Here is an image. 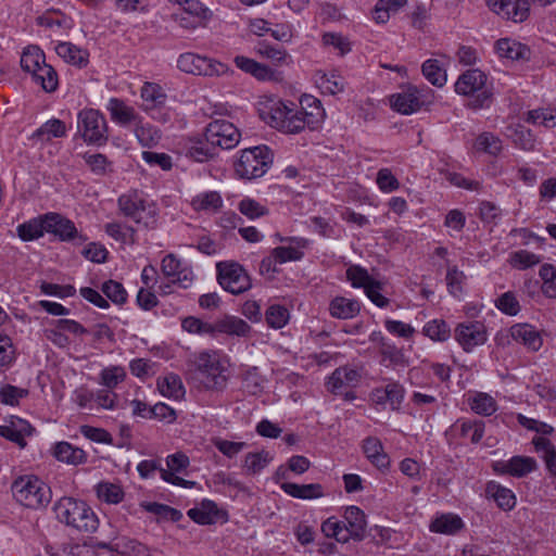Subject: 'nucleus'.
<instances>
[{
	"label": "nucleus",
	"mask_w": 556,
	"mask_h": 556,
	"mask_svg": "<svg viewBox=\"0 0 556 556\" xmlns=\"http://www.w3.org/2000/svg\"><path fill=\"white\" fill-rule=\"evenodd\" d=\"M189 463L188 456L182 453L168 455L166 457L167 468H160V476L165 482L173 485L191 489L197 482L177 476L178 472L184 471L189 466Z\"/></svg>",
	"instance_id": "16"
},
{
	"label": "nucleus",
	"mask_w": 556,
	"mask_h": 556,
	"mask_svg": "<svg viewBox=\"0 0 556 556\" xmlns=\"http://www.w3.org/2000/svg\"><path fill=\"white\" fill-rule=\"evenodd\" d=\"M506 136L521 150L531 151L535 147L532 132L522 125L507 127Z\"/></svg>",
	"instance_id": "43"
},
{
	"label": "nucleus",
	"mask_w": 556,
	"mask_h": 556,
	"mask_svg": "<svg viewBox=\"0 0 556 556\" xmlns=\"http://www.w3.org/2000/svg\"><path fill=\"white\" fill-rule=\"evenodd\" d=\"M464 527V521L458 515L442 514L432 520L430 530L437 533L455 534Z\"/></svg>",
	"instance_id": "37"
},
{
	"label": "nucleus",
	"mask_w": 556,
	"mask_h": 556,
	"mask_svg": "<svg viewBox=\"0 0 556 556\" xmlns=\"http://www.w3.org/2000/svg\"><path fill=\"white\" fill-rule=\"evenodd\" d=\"M33 427L24 419L16 418L9 425L0 426V435L16 443L18 446L26 445L25 438L30 435Z\"/></svg>",
	"instance_id": "29"
},
{
	"label": "nucleus",
	"mask_w": 556,
	"mask_h": 556,
	"mask_svg": "<svg viewBox=\"0 0 556 556\" xmlns=\"http://www.w3.org/2000/svg\"><path fill=\"white\" fill-rule=\"evenodd\" d=\"M280 488L286 494L301 500H315L323 497L325 494L324 488L319 483L298 484L283 482Z\"/></svg>",
	"instance_id": "31"
},
{
	"label": "nucleus",
	"mask_w": 556,
	"mask_h": 556,
	"mask_svg": "<svg viewBox=\"0 0 556 556\" xmlns=\"http://www.w3.org/2000/svg\"><path fill=\"white\" fill-rule=\"evenodd\" d=\"M46 231L53 233L62 241L83 244L87 241V237L79 232L75 224L56 213H48L45 215Z\"/></svg>",
	"instance_id": "15"
},
{
	"label": "nucleus",
	"mask_w": 556,
	"mask_h": 556,
	"mask_svg": "<svg viewBox=\"0 0 556 556\" xmlns=\"http://www.w3.org/2000/svg\"><path fill=\"white\" fill-rule=\"evenodd\" d=\"M191 378L204 391L223 392L230 377V361L217 350L194 353L190 359Z\"/></svg>",
	"instance_id": "2"
},
{
	"label": "nucleus",
	"mask_w": 556,
	"mask_h": 556,
	"mask_svg": "<svg viewBox=\"0 0 556 556\" xmlns=\"http://www.w3.org/2000/svg\"><path fill=\"white\" fill-rule=\"evenodd\" d=\"M343 518L352 538H362L366 528L364 511L357 506H349L344 510Z\"/></svg>",
	"instance_id": "36"
},
{
	"label": "nucleus",
	"mask_w": 556,
	"mask_h": 556,
	"mask_svg": "<svg viewBox=\"0 0 556 556\" xmlns=\"http://www.w3.org/2000/svg\"><path fill=\"white\" fill-rule=\"evenodd\" d=\"M473 149L478 152L497 156L503 150V143L502 140L493 132L484 131L476 138Z\"/></svg>",
	"instance_id": "44"
},
{
	"label": "nucleus",
	"mask_w": 556,
	"mask_h": 556,
	"mask_svg": "<svg viewBox=\"0 0 556 556\" xmlns=\"http://www.w3.org/2000/svg\"><path fill=\"white\" fill-rule=\"evenodd\" d=\"M121 213L144 227H154L156 223V206L138 190H129L119 195L117 200Z\"/></svg>",
	"instance_id": "5"
},
{
	"label": "nucleus",
	"mask_w": 556,
	"mask_h": 556,
	"mask_svg": "<svg viewBox=\"0 0 556 556\" xmlns=\"http://www.w3.org/2000/svg\"><path fill=\"white\" fill-rule=\"evenodd\" d=\"M216 270L218 283L232 294L243 293L252 287L249 274L239 263L219 262Z\"/></svg>",
	"instance_id": "10"
},
{
	"label": "nucleus",
	"mask_w": 556,
	"mask_h": 556,
	"mask_svg": "<svg viewBox=\"0 0 556 556\" xmlns=\"http://www.w3.org/2000/svg\"><path fill=\"white\" fill-rule=\"evenodd\" d=\"M181 327L185 331L192 334L213 336V323H206L193 316L182 319Z\"/></svg>",
	"instance_id": "63"
},
{
	"label": "nucleus",
	"mask_w": 556,
	"mask_h": 556,
	"mask_svg": "<svg viewBox=\"0 0 556 556\" xmlns=\"http://www.w3.org/2000/svg\"><path fill=\"white\" fill-rule=\"evenodd\" d=\"M309 112L292 101L268 98L260 104V115L270 127L283 134H299L306 127L315 129L324 119V109L319 100L309 98Z\"/></svg>",
	"instance_id": "1"
},
{
	"label": "nucleus",
	"mask_w": 556,
	"mask_h": 556,
	"mask_svg": "<svg viewBox=\"0 0 556 556\" xmlns=\"http://www.w3.org/2000/svg\"><path fill=\"white\" fill-rule=\"evenodd\" d=\"M56 519L79 532L92 533L99 527L94 510L83 500L63 496L53 506Z\"/></svg>",
	"instance_id": "3"
},
{
	"label": "nucleus",
	"mask_w": 556,
	"mask_h": 556,
	"mask_svg": "<svg viewBox=\"0 0 556 556\" xmlns=\"http://www.w3.org/2000/svg\"><path fill=\"white\" fill-rule=\"evenodd\" d=\"M222 514L216 503L211 500H203L198 506L187 511L188 517L199 525L215 523Z\"/></svg>",
	"instance_id": "27"
},
{
	"label": "nucleus",
	"mask_w": 556,
	"mask_h": 556,
	"mask_svg": "<svg viewBox=\"0 0 556 556\" xmlns=\"http://www.w3.org/2000/svg\"><path fill=\"white\" fill-rule=\"evenodd\" d=\"M422 333L433 341L443 342L450 338L451 329L443 319H433L424 326Z\"/></svg>",
	"instance_id": "56"
},
{
	"label": "nucleus",
	"mask_w": 556,
	"mask_h": 556,
	"mask_svg": "<svg viewBox=\"0 0 556 556\" xmlns=\"http://www.w3.org/2000/svg\"><path fill=\"white\" fill-rule=\"evenodd\" d=\"M177 67L186 74L207 77L227 75L230 71L225 63L193 52L181 53L177 59Z\"/></svg>",
	"instance_id": "8"
},
{
	"label": "nucleus",
	"mask_w": 556,
	"mask_h": 556,
	"mask_svg": "<svg viewBox=\"0 0 556 556\" xmlns=\"http://www.w3.org/2000/svg\"><path fill=\"white\" fill-rule=\"evenodd\" d=\"M191 205L195 211L215 212L223 205V199L217 191H204L194 195Z\"/></svg>",
	"instance_id": "45"
},
{
	"label": "nucleus",
	"mask_w": 556,
	"mask_h": 556,
	"mask_svg": "<svg viewBox=\"0 0 556 556\" xmlns=\"http://www.w3.org/2000/svg\"><path fill=\"white\" fill-rule=\"evenodd\" d=\"M250 331V325L237 316H225L213 323V336L216 333H225L229 336L247 337Z\"/></svg>",
	"instance_id": "26"
},
{
	"label": "nucleus",
	"mask_w": 556,
	"mask_h": 556,
	"mask_svg": "<svg viewBox=\"0 0 556 556\" xmlns=\"http://www.w3.org/2000/svg\"><path fill=\"white\" fill-rule=\"evenodd\" d=\"M510 337L514 341L522 344L529 351L536 352L543 345V339L540 331L529 324H516L509 329Z\"/></svg>",
	"instance_id": "21"
},
{
	"label": "nucleus",
	"mask_w": 556,
	"mask_h": 556,
	"mask_svg": "<svg viewBox=\"0 0 556 556\" xmlns=\"http://www.w3.org/2000/svg\"><path fill=\"white\" fill-rule=\"evenodd\" d=\"M156 386L160 393L168 399L179 400L186 393L181 378L174 372L159 377Z\"/></svg>",
	"instance_id": "34"
},
{
	"label": "nucleus",
	"mask_w": 556,
	"mask_h": 556,
	"mask_svg": "<svg viewBox=\"0 0 556 556\" xmlns=\"http://www.w3.org/2000/svg\"><path fill=\"white\" fill-rule=\"evenodd\" d=\"M66 132L67 128L64 122L58 118H51L43 123L38 129H36L31 138L40 142H48L54 138L65 137Z\"/></svg>",
	"instance_id": "35"
},
{
	"label": "nucleus",
	"mask_w": 556,
	"mask_h": 556,
	"mask_svg": "<svg viewBox=\"0 0 556 556\" xmlns=\"http://www.w3.org/2000/svg\"><path fill=\"white\" fill-rule=\"evenodd\" d=\"M307 243L308 241L304 238L288 237L286 244L271 250L273 255L279 264L299 261L303 257V250L307 247Z\"/></svg>",
	"instance_id": "22"
},
{
	"label": "nucleus",
	"mask_w": 556,
	"mask_h": 556,
	"mask_svg": "<svg viewBox=\"0 0 556 556\" xmlns=\"http://www.w3.org/2000/svg\"><path fill=\"white\" fill-rule=\"evenodd\" d=\"M472 412L481 416H491L497 410V403L493 396L484 392H473L468 397Z\"/></svg>",
	"instance_id": "41"
},
{
	"label": "nucleus",
	"mask_w": 556,
	"mask_h": 556,
	"mask_svg": "<svg viewBox=\"0 0 556 556\" xmlns=\"http://www.w3.org/2000/svg\"><path fill=\"white\" fill-rule=\"evenodd\" d=\"M363 453L366 458L378 469H388L390 457L384 452L381 441L376 437H367L363 440Z\"/></svg>",
	"instance_id": "25"
},
{
	"label": "nucleus",
	"mask_w": 556,
	"mask_h": 556,
	"mask_svg": "<svg viewBox=\"0 0 556 556\" xmlns=\"http://www.w3.org/2000/svg\"><path fill=\"white\" fill-rule=\"evenodd\" d=\"M77 125L87 143L102 146L108 141V123L100 111L94 109L80 111Z\"/></svg>",
	"instance_id": "9"
},
{
	"label": "nucleus",
	"mask_w": 556,
	"mask_h": 556,
	"mask_svg": "<svg viewBox=\"0 0 556 556\" xmlns=\"http://www.w3.org/2000/svg\"><path fill=\"white\" fill-rule=\"evenodd\" d=\"M205 135L216 152L218 148L224 150L235 148L241 137L239 129L232 123L219 118H215L206 126Z\"/></svg>",
	"instance_id": "12"
},
{
	"label": "nucleus",
	"mask_w": 556,
	"mask_h": 556,
	"mask_svg": "<svg viewBox=\"0 0 556 556\" xmlns=\"http://www.w3.org/2000/svg\"><path fill=\"white\" fill-rule=\"evenodd\" d=\"M36 84H39L47 92H52L58 87V74L54 68L46 62L31 74Z\"/></svg>",
	"instance_id": "50"
},
{
	"label": "nucleus",
	"mask_w": 556,
	"mask_h": 556,
	"mask_svg": "<svg viewBox=\"0 0 556 556\" xmlns=\"http://www.w3.org/2000/svg\"><path fill=\"white\" fill-rule=\"evenodd\" d=\"M454 338L463 350L469 353L486 342L488 332L481 321H465L456 326Z\"/></svg>",
	"instance_id": "14"
},
{
	"label": "nucleus",
	"mask_w": 556,
	"mask_h": 556,
	"mask_svg": "<svg viewBox=\"0 0 556 556\" xmlns=\"http://www.w3.org/2000/svg\"><path fill=\"white\" fill-rule=\"evenodd\" d=\"M536 468V460L530 456H513L508 460L500 462L494 465L495 471L517 478L525 477Z\"/></svg>",
	"instance_id": "20"
},
{
	"label": "nucleus",
	"mask_w": 556,
	"mask_h": 556,
	"mask_svg": "<svg viewBox=\"0 0 556 556\" xmlns=\"http://www.w3.org/2000/svg\"><path fill=\"white\" fill-rule=\"evenodd\" d=\"M273 458V454L265 450L248 453L244 456L242 467L248 475H258L270 464Z\"/></svg>",
	"instance_id": "42"
},
{
	"label": "nucleus",
	"mask_w": 556,
	"mask_h": 556,
	"mask_svg": "<svg viewBox=\"0 0 556 556\" xmlns=\"http://www.w3.org/2000/svg\"><path fill=\"white\" fill-rule=\"evenodd\" d=\"M539 276L542 279V292L548 299H556V268L552 264H543Z\"/></svg>",
	"instance_id": "53"
},
{
	"label": "nucleus",
	"mask_w": 556,
	"mask_h": 556,
	"mask_svg": "<svg viewBox=\"0 0 556 556\" xmlns=\"http://www.w3.org/2000/svg\"><path fill=\"white\" fill-rule=\"evenodd\" d=\"M55 52L65 62L79 67L86 65L88 62L87 51L71 42H59L55 47Z\"/></svg>",
	"instance_id": "40"
},
{
	"label": "nucleus",
	"mask_w": 556,
	"mask_h": 556,
	"mask_svg": "<svg viewBox=\"0 0 556 556\" xmlns=\"http://www.w3.org/2000/svg\"><path fill=\"white\" fill-rule=\"evenodd\" d=\"M140 507L148 513H151L155 516H160L163 518H169L172 520H177L180 518L181 514L179 510L156 502H141Z\"/></svg>",
	"instance_id": "60"
},
{
	"label": "nucleus",
	"mask_w": 556,
	"mask_h": 556,
	"mask_svg": "<svg viewBox=\"0 0 556 556\" xmlns=\"http://www.w3.org/2000/svg\"><path fill=\"white\" fill-rule=\"evenodd\" d=\"M17 235L23 241H31L43 236L46 231L45 215L33 218L17 226Z\"/></svg>",
	"instance_id": "47"
},
{
	"label": "nucleus",
	"mask_w": 556,
	"mask_h": 556,
	"mask_svg": "<svg viewBox=\"0 0 556 556\" xmlns=\"http://www.w3.org/2000/svg\"><path fill=\"white\" fill-rule=\"evenodd\" d=\"M502 17L513 21L515 23H521L529 16V2L528 0H507Z\"/></svg>",
	"instance_id": "51"
},
{
	"label": "nucleus",
	"mask_w": 556,
	"mask_h": 556,
	"mask_svg": "<svg viewBox=\"0 0 556 556\" xmlns=\"http://www.w3.org/2000/svg\"><path fill=\"white\" fill-rule=\"evenodd\" d=\"M161 271L168 280L167 283L160 285V291L162 294H169L172 292L173 285L187 289L192 285L194 279L191 266L173 253L163 257L161 262Z\"/></svg>",
	"instance_id": "7"
},
{
	"label": "nucleus",
	"mask_w": 556,
	"mask_h": 556,
	"mask_svg": "<svg viewBox=\"0 0 556 556\" xmlns=\"http://www.w3.org/2000/svg\"><path fill=\"white\" fill-rule=\"evenodd\" d=\"M495 49L501 58L509 60L525 59L529 53V49L525 45L509 38L497 40Z\"/></svg>",
	"instance_id": "39"
},
{
	"label": "nucleus",
	"mask_w": 556,
	"mask_h": 556,
	"mask_svg": "<svg viewBox=\"0 0 556 556\" xmlns=\"http://www.w3.org/2000/svg\"><path fill=\"white\" fill-rule=\"evenodd\" d=\"M321 532L327 538H333L338 542L345 543L350 540L351 534L346 529V523L343 520H339L337 517H329L321 523Z\"/></svg>",
	"instance_id": "46"
},
{
	"label": "nucleus",
	"mask_w": 556,
	"mask_h": 556,
	"mask_svg": "<svg viewBox=\"0 0 556 556\" xmlns=\"http://www.w3.org/2000/svg\"><path fill=\"white\" fill-rule=\"evenodd\" d=\"M236 66L242 72L252 75L254 78L261 81H273L278 80V73L269 66L258 63L253 59L237 55L233 60Z\"/></svg>",
	"instance_id": "23"
},
{
	"label": "nucleus",
	"mask_w": 556,
	"mask_h": 556,
	"mask_svg": "<svg viewBox=\"0 0 556 556\" xmlns=\"http://www.w3.org/2000/svg\"><path fill=\"white\" fill-rule=\"evenodd\" d=\"M486 83V76L480 70L473 68L463 73L455 83V91L463 96H473L478 93L473 103L475 108H482L489 101V93L483 90Z\"/></svg>",
	"instance_id": "13"
},
{
	"label": "nucleus",
	"mask_w": 556,
	"mask_h": 556,
	"mask_svg": "<svg viewBox=\"0 0 556 556\" xmlns=\"http://www.w3.org/2000/svg\"><path fill=\"white\" fill-rule=\"evenodd\" d=\"M317 84L320 89L329 94L340 93L345 87L344 78L337 71L321 74L317 78Z\"/></svg>",
	"instance_id": "52"
},
{
	"label": "nucleus",
	"mask_w": 556,
	"mask_h": 556,
	"mask_svg": "<svg viewBox=\"0 0 556 556\" xmlns=\"http://www.w3.org/2000/svg\"><path fill=\"white\" fill-rule=\"evenodd\" d=\"M273 164V152L267 146H256L240 151L235 162V173L245 180L263 177Z\"/></svg>",
	"instance_id": "4"
},
{
	"label": "nucleus",
	"mask_w": 556,
	"mask_h": 556,
	"mask_svg": "<svg viewBox=\"0 0 556 556\" xmlns=\"http://www.w3.org/2000/svg\"><path fill=\"white\" fill-rule=\"evenodd\" d=\"M186 155L195 162H205L216 155V151L207 140L206 135L204 138H191L186 143Z\"/></svg>",
	"instance_id": "32"
},
{
	"label": "nucleus",
	"mask_w": 556,
	"mask_h": 556,
	"mask_svg": "<svg viewBox=\"0 0 556 556\" xmlns=\"http://www.w3.org/2000/svg\"><path fill=\"white\" fill-rule=\"evenodd\" d=\"M457 427L459 428L460 435L469 438L472 443H478L483 438V421L459 420Z\"/></svg>",
	"instance_id": "59"
},
{
	"label": "nucleus",
	"mask_w": 556,
	"mask_h": 556,
	"mask_svg": "<svg viewBox=\"0 0 556 556\" xmlns=\"http://www.w3.org/2000/svg\"><path fill=\"white\" fill-rule=\"evenodd\" d=\"M362 378L358 368L354 366L338 367L329 377L327 388L333 394H342L348 388L356 387Z\"/></svg>",
	"instance_id": "18"
},
{
	"label": "nucleus",
	"mask_w": 556,
	"mask_h": 556,
	"mask_svg": "<svg viewBox=\"0 0 556 556\" xmlns=\"http://www.w3.org/2000/svg\"><path fill=\"white\" fill-rule=\"evenodd\" d=\"M96 497L100 504L118 505L125 496V490L119 482L102 480L93 486Z\"/></svg>",
	"instance_id": "24"
},
{
	"label": "nucleus",
	"mask_w": 556,
	"mask_h": 556,
	"mask_svg": "<svg viewBox=\"0 0 556 556\" xmlns=\"http://www.w3.org/2000/svg\"><path fill=\"white\" fill-rule=\"evenodd\" d=\"M346 278L354 288L366 289L375 279L368 274L367 269L353 265L346 269Z\"/></svg>",
	"instance_id": "61"
},
{
	"label": "nucleus",
	"mask_w": 556,
	"mask_h": 556,
	"mask_svg": "<svg viewBox=\"0 0 556 556\" xmlns=\"http://www.w3.org/2000/svg\"><path fill=\"white\" fill-rule=\"evenodd\" d=\"M125 378L126 371L121 366H110L100 372V383L109 390L116 388Z\"/></svg>",
	"instance_id": "58"
},
{
	"label": "nucleus",
	"mask_w": 556,
	"mask_h": 556,
	"mask_svg": "<svg viewBox=\"0 0 556 556\" xmlns=\"http://www.w3.org/2000/svg\"><path fill=\"white\" fill-rule=\"evenodd\" d=\"M290 319L289 309L278 303H271L265 312V320L273 329L283 328Z\"/></svg>",
	"instance_id": "48"
},
{
	"label": "nucleus",
	"mask_w": 556,
	"mask_h": 556,
	"mask_svg": "<svg viewBox=\"0 0 556 556\" xmlns=\"http://www.w3.org/2000/svg\"><path fill=\"white\" fill-rule=\"evenodd\" d=\"M53 456L59 462L74 466L81 465L87 462V453L83 448L74 446L65 441L54 444Z\"/></svg>",
	"instance_id": "28"
},
{
	"label": "nucleus",
	"mask_w": 556,
	"mask_h": 556,
	"mask_svg": "<svg viewBox=\"0 0 556 556\" xmlns=\"http://www.w3.org/2000/svg\"><path fill=\"white\" fill-rule=\"evenodd\" d=\"M495 306L504 314L516 316L520 312V304L514 292L507 291L495 301Z\"/></svg>",
	"instance_id": "64"
},
{
	"label": "nucleus",
	"mask_w": 556,
	"mask_h": 556,
	"mask_svg": "<svg viewBox=\"0 0 556 556\" xmlns=\"http://www.w3.org/2000/svg\"><path fill=\"white\" fill-rule=\"evenodd\" d=\"M486 494L504 510H510L516 505V496L511 490L491 481L486 485Z\"/></svg>",
	"instance_id": "38"
},
{
	"label": "nucleus",
	"mask_w": 556,
	"mask_h": 556,
	"mask_svg": "<svg viewBox=\"0 0 556 556\" xmlns=\"http://www.w3.org/2000/svg\"><path fill=\"white\" fill-rule=\"evenodd\" d=\"M17 502L28 508H39L51 500L50 488L36 476H22L11 486Z\"/></svg>",
	"instance_id": "6"
},
{
	"label": "nucleus",
	"mask_w": 556,
	"mask_h": 556,
	"mask_svg": "<svg viewBox=\"0 0 556 556\" xmlns=\"http://www.w3.org/2000/svg\"><path fill=\"white\" fill-rule=\"evenodd\" d=\"M361 312L358 301L344 296H336L329 304V313L338 319H350Z\"/></svg>",
	"instance_id": "33"
},
{
	"label": "nucleus",
	"mask_w": 556,
	"mask_h": 556,
	"mask_svg": "<svg viewBox=\"0 0 556 556\" xmlns=\"http://www.w3.org/2000/svg\"><path fill=\"white\" fill-rule=\"evenodd\" d=\"M424 103L421 91L415 86H407L390 97L391 108L404 115L419 111Z\"/></svg>",
	"instance_id": "17"
},
{
	"label": "nucleus",
	"mask_w": 556,
	"mask_h": 556,
	"mask_svg": "<svg viewBox=\"0 0 556 556\" xmlns=\"http://www.w3.org/2000/svg\"><path fill=\"white\" fill-rule=\"evenodd\" d=\"M257 53L274 62L276 65H289L292 62L291 56L282 48L274 47L267 43H260Z\"/></svg>",
	"instance_id": "57"
},
{
	"label": "nucleus",
	"mask_w": 556,
	"mask_h": 556,
	"mask_svg": "<svg viewBox=\"0 0 556 556\" xmlns=\"http://www.w3.org/2000/svg\"><path fill=\"white\" fill-rule=\"evenodd\" d=\"M105 109L110 113L111 121L121 127L134 125L140 116L134 106L115 97L109 99Z\"/></svg>",
	"instance_id": "19"
},
{
	"label": "nucleus",
	"mask_w": 556,
	"mask_h": 556,
	"mask_svg": "<svg viewBox=\"0 0 556 556\" xmlns=\"http://www.w3.org/2000/svg\"><path fill=\"white\" fill-rule=\"evenodd\" d=\"M134 125V134L141 147L153 148L157 146L162 138V132L157 127L143 122L142 116H139L138 121H136Z\"/></svg>",
	"instance_id": "30"
},
{
	"label": "nucleus",
	"mask_w": 556,
	"mask_h": 556,
	"mask_svg": "<svg viewBox=\"0 0 556 556\" xmlns=\"http://www.w3.org/2000/svg\"><path fill=\"white\" fill-rule=\"evenodd\" d=\"M421 71L426 79L437 87H442L446 83V73L439 65L438 60H427L422 63Z\"/></svg>",
	"instance_id": "54"
},
{
	"label": "nucleus",
	"mask_w": 556,
	"mask_h": 556,
	"mask_svg": "<svg viewBox=\"0 0 556 556\" xmlns=\"http://www.w3.org/2000/svg\"><path fill=\"white\" fill-rule=\"evenodd\" d=\"M46 62L45 53L36 46H29L24 49L21 56V66L22 68L33 74L35 71Z\"/></svg>",
	"instance_id": "49"
},
{
	"label": "nucleus",
	"mask_w": 556,
	"mask_h": 556,
	"mask_svg": "<svg viewBox=\"0 0 556 556\" xmlns=\"http://www.w3.org/2000/svg\"><path fill=\"white\" fill-rule=\"evenodd\" d=\"M140 98L142 111L151 118L161 123L169 121V113L164 110L167 94L163 87L155 83H144L140 90Z\"/></svg>",
	"instance_id": "11"
},
{
	"label": "nucleus",
	"mask_w": 556,
	"mask_h": 556,
	"mask_svg": "<svg viewBox=\"0 0 556 556\" xmlns=\"http://www.w3.org/2000/svg\"><path fill=\"white\" fill-rule=\"evenodd\" d=\"M238 210L250 219H255L268 214V210L264 205L251 198L242 199L238 204Z\"/></svg>",
	"instance_id": "62"
},
{
	"label": "nucleus",
	"mask_w": 556,
	"mask_h": 556,
	"mask_svg": "<svg viewBox=\"0 0 556 556\" xmlns=\"http://www.w3.org/2000/svg\"><path fill=\"white\" fill-rule=\"evenodd\" d=\"M381 362L386 366H406L407 361L401 349L394 344L383 343L380 349Z\"/></svg>",
	"instance_id": "55"
}]
</instances>
